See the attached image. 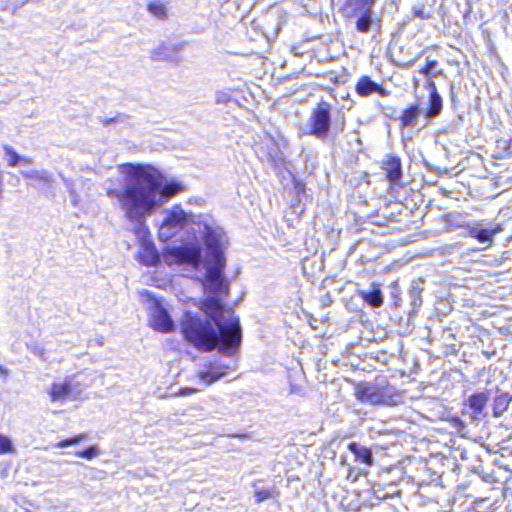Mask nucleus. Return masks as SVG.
<instances>
[{
    "instance_id": "f257e3e1",
    "label": "nucleus",
    "mask_w": 512,
    "mask_h": 512,
    "mask_svg": "<svg viewBox=\"0 0 512 512\" xmlns=\"http://www.w3.org/2000/svg\"><path fill=\"white\" fill-rule=\"evenodd\" d=\"M123 168L132 176L133 183L122 192L108 190L107 195L120 200L129 219L139 220L157 206L156 192L160 187L157 171L151 166L131 163L123 164Z\"/></svg>"
},
{
    "instance_id": "f03ea898",
    "label": "nucleus",
    "mask_w": 512,
    "mask_h": 512,
    "mask_svg": "<svg viewBox=\"0 0 512 512\" xmlns=\"http://www.w3.org/2000/svg\"><path fill=\"white\" fill-rule=\"evenodd\" d=\"M198 307L217 326L216 349L227 356L236 355L239 352L242 342V329L239 318L233 316L230 317L226 323H221L225 307L220 300L214 297L203 298Z\"/></svg>"
},
{
    "instance_id": "7ed1b4c3",
    "label": "nucleus",
    "mask_w": 512,
    "mask_h": 512,
    "mask_svg": "<svg viewBox=\"0 0 512 512\" xmlns=\"http://www.w3.org/2000/svg\"><path fill=\"white\" fill-rule=\"evenodd\" d=\"M203 242L209 256L213 259V265L207 268L205 274L207 289L218 296H227L229 294V284L223 276L226 259L221 243V235L211 227L206 226L203 233Z\"/></svg>"
},
{
    "instance_id": "20e7f679",
    "label": "nucleus",
    "mask_w": 512,
    "mask_h": 512,
    "mask_svg": "<svg viewBox=\"0 0 512 512\" xmlns=\"http://www.w3.org/2000/svg\"><path fill=\"white\" fill-rule=\"evenodd\" d=\"M208 318H201L190 312L184 314L180 330L186 342L198 351L211 352L217 348L216 328Z\"/></svg>"
},
{
    "instance_id": "39448f33",
    "label": "nucleus",
    "mask_w": 512,
    "mask_h": 512,
    "mask_svg": "<svg viewBox=\"0 0 512 512\" xmlns=\"http://www.w3.org/2000/svg\"><path fill=\"white\" fill-rule=\"evenodd\" d=\"M355 397L361 403L370 405H394L399 394L389 383L360 382L355 386Z\"/></svg>"
},
{
    "instance_id": "423d86ee",
    "label": "nucleus",
    "mask_w": 512,
    "mask_h": 512,
    "mask_svg": "<svg viewBox=\"0 0 512 512\" xmlns=\"http://www.w3.org/2000/svg\"><path fill=\"white\" fill-rule=\"evenodd\" d=\"M330 114L331 105L324 100L319 101L308 119L309 133L319 139L325 138L330 131Z\"/></svg>"
},
{
    "instance_id": "0eeeda50",
    "label": "nucleus",
    "mask_w": 512,
    "mask_h": 512,
    "mask_svg": "<svg viewBox=\"0 0 512 512\" xmlns=\"http://www.w3.org/2000/svg\"><path fill=\"white\" fill-rule=\"evenodd\" d=\"M380 169L388 182L390 191H398L403 187L401 179L403 177L401 158L393 153L387 154L380 162Z\"/></svg>"
},
{
    "instance_id": "6e6552de",
    "label": "nucleus",
    "mask_w": 512,
    "mask_h": 512,
    "mask_svg": "<svg viewBox=\"0 0 512 512\" xmlns=\"http://www.w3.org/2000/svg\"><path fill=\"white\" fill-rule=\"evenodd\" d=\"M169 255H171L177 263L189 264L194 268H198L202 260V251L197 245L174 247L169 251Z\"/></svg>"
},
{
    "instance_id": "1a4fd4ad",
    "label": "nucleus",
    "mask_w": 512,
    "mask_h": 512,
    "mask_svg": "<svg viewBox=\"0 0 512 512\" xmlns=\"http://www.w3.org/2000/svg\"><path fill=\"white\" fill-rule=\"evenodd\" d=\"M77 384H72V378L66 377L63 382H53L48 390V395L51 402H65L67 399L75 398L79 394Z\"/></svg>"
},
{
    "instance_id": "9d476101",
    "label": "nucleus",
    "mask_w": 512,
    "mask_h": 512,
    "mask_svg": "<svg viewBox=\"0 0 512 512\" xmlns=\"http://www.w3.org/2000/svg\"><path fill=\"white\" fill-rule=\"evenodd\" d=\"M354 90L362 98L369 97L372 94H378L381 97H388L390 95L389 90L373 81L368 75H362L358 78Z\"/></svg>"
},
{
    "instance_id": "9b49d317",
    "label": "nucleus",
    "mask_w": 512,
    "mask_h": 512,
    "mask_svg": "<svg viewBox=\"0 0 512 512\" xmlns=\"http://www.w3.org/2000/svg\"><path fill=\"white\" fill-rule=\"evenodd\" d=\"M376 0H347V4H352L363 10L361 16L357 19L355 28L358 32L367 33L372 24V7Z\"/></svg>"
},
{
    "instance_id": "f8f14e48",
    "label": "nucleus",
    "mask_w": 512,
    "mask_h": 512,
    "mask_svg": "<svg viewBox=\"0 0 512 512\" xmlns=\"http://www.w3.org/2000/svg\"><path fill=\"white\" fill-rule=\"evenodd\" d=\"M426 88L429 91L428 105L425 109V116L427 118L437 117L443 108V101L440 94L437 91L435 82H431L426 85Z\"/></svg>"
},
{
    "instance_id": "ddd939ff",
    "label": "nucleus",
    "mask_w": 512,
    "mask_h": 512,
    "mask_svg": "<svg viewBox=\"0 0 512 512\" xmlns=\"http://www.w3.org/2000/svg\"><path fill=\"white\" fill-rule=\"evenodd\" d=\"M137 260L145 266H154L159 263L160 256L152 242L142 243L137 255Z\"/></svg>"
},
{
    "instance_id": "4468645a",
    "label": "nucleus",
    "mask_w": 512,
    "mask_h": 512,
    "mask_svg": "<svg viewBox=\"0 0 512 512\" xmlns=\"http://www.w3.org/2000/svg\"><path fill=\"white\" fill-rule=\"evenodd\" d=\"M420 114L421 108L419 103H414L405 107L398 118L399 127L402 129L407 127H414Z\"/></svg>"
},
{
    "instance_id": "2eb2a0df",
    "label": "nucleus",
    "mask_w": 512,
    "mask_h": 512,
    "mask_svg": "<svg viewBox=\"0 0 512 512\" xmlns=\"http://www.w3.org/2000/svg\"><path fill=\"white\" fill-rule=\"evenodd\" d=\"M152 326L155 330L162 333H168L173 331L174 323L171 320L169 314L165 310H158L152 316Z\"/></svg>"
},
{
    "instance_id": "dca6fc26",
    "label": "nucleus",
    "mask_w": 512,
    "mask_h": 512,
    "mask_svg": "<svg viewBox=\"0 0 512 512\" xmlns=\"http://www.w3.org/2000/svg\"><path fill=\"white\" fill-rule=\"evenodd\" d=\"M502 231V225L496 224L491 228L471 227L468 233L471 237L477 239L479 242H492L495 234Z\"/></svg>"
},
{
    "instance_id": "f3484780",
    "label": "nucleus",
    "mask_w": 512,
    "mask_h": 512,
    "mask_svg": "<svg viewBox=\"0 0 512 512\" xmlns=\"http://www.w3.org/2000/svg\"><path fill=\"white\" fill-rule=\"evenodd\" d=\"M348 449L354 454L356 461L364 463L366 465L373 464V455L372 450L370 448L362 446L355 441H352L348 444Z\"/></svg>"
},
{
    "instance_id": "a211bd4d",
    "label": "nucleus",
    "mask_w": 512,
    "mask_h": 512,
    "mask_svg": "<svg viewBox=\"0 0 512 512\" xmlns=\"http://www.w3.org/2000/svg\"><path fill=\"white\" fill-rule=\"evenodd\" d=\"M489 401V392H477L471 394L466 405L476 414H481Z\"/></svg>"
},
{
    "instance_id": "6ab92c4d",
    "label": "nucleus",
    "mask_w": 512,
    "mask_h": 512,
    "mask_svg": "<svg viewBox=\"0 0 512 512\" xmlns=\"http://www.w3.org/2000/svg\"><path fill=\"white\" fill-rule=\"evenodd\" d=\"M359 296L362 300L373 308H378L383 304V295L378 284H374V289L370 292L360 291Z\"/></svg>"
},
{
    "instance_id": "aec40b11",
    "label": "nucleus",
    "mask_w": 512,
    "mask_h": 512,
    "mask_svg": "<svg viewBox=\"0 0 512 512\" xmlns=\"http://www.w3.org/2000/svg\"><path fill=\"white\" fill-rule=\"evenodd\" d=\"M439 62L437 60H428L420 69L419 73L424 76L428 85L431 82H434V78L437 76H442L443 72L441 69H438Z\"/></svg>"
},
{
    "instance_id": "412c9836",
    "label": "nucleus",
    "mask_w": 512,
    "mask_h": 512,
    "mask_svg": "<svg viewBox=\"0 0 512 512\" xmlns=\"http://www.w3.org/2000/svg\"><path fill=\"white\" fill-rule=\"evenodd\" d=\"M2 149L5 155L8 157L7 166L8 167H16L19 164L29 165L31 164V159L28 157H21L11 146L4 144L2 145Z\"/></svg>"
},
{
    "instance_id": "4be33fe9",
    "label": "nucleus",
    "mask_w": 512,
    "mask_h": 512,
    "mask_svg": "<svg viewBox=\"0 0 512 512\" xmlns=\"http://www.w3.org/2000/svg\"><path fill=\"white\" fill-rule=\"evenodd\" d=\"M511 397L507 394L498 395L493 402V415L500 417L505 410H507Z\"/></svg>"
},
{
    "instance_id": "5701e85b",
    "label": "nucleus",
    "mask_w": 512,
    "mask_h": 512,
    "mask_svg": "<svg viewBox=\"0 0 512 512\" xmlns=\"http://www.w3.org/2000/svg\"><path fill=\"white\" fill-rule=\"evenodd\" d=\"M147 10L157 19L164 20L167 18V9L163 3L149 2L147 4Z\"/></svg>"
},
{
    "instance_id": "b1692460",
    "label": "nucleus",
    "mask_w": 512,
    "mask_h": 512,
    "mask_svg": "<svg viewBox=\"0 0 512 512\" xmlns=\"http://www.w3.org/2000/svg\"><path fill=\"white\" fill-rule=\"evenodd\" d=\"M182 190H183V186L177 182L167 183L162 188L160 186L158 189L161 196H163L165 198L173 197V196L179 194Z\"/></svg>"
},
{
    "instance_id": "393cba45",
    "label": "nucleus",
    "mask_w": 512,
    "mask_h": 512,
    "mask_svg": "<svg viewBox=\"0 0 512 512\" xmlns=\"http://www.w3.org/2000/svg\"><path fill=\"white\" fill-rule=\"evenodd\" d=\"M86 438H87L86 433H79L72 437L62 439L61 441L57 442L54 446L56 448H64L67 446L76 445V444L82 442L83 440H85Z\"/></svg>"
},
{
    "instance_id": "a878e982",
    "label": "nucleus",
    "mask_w": 512,
    "mask_h": 512,
    "mask_svg": "<svg viewBox=\"0 0 512 512\" xmlns=\"http://www.w3.org/2000/svg\"><path fill=\"white\" fill-rule=\"evenodd\" d=\"M278 492L273 489H258L254 492V498L256 503H261L266 499L277 496Z\"/></svg>"
},
{
    "instance_id": "bb28decb",
    "label": "nucleus",
    "mask_w": 512,
    "mask_h": 512,
    "mask_svg": "<svg viewBox=\"0 0 512 512\" xmlns=\"http://www.w3.org/2000/svg\"><path fill=\"white\" fill-rule=\"evenodd\" d=\"M13 452L14 447L9 437L0 433V455Z\"/></svg>"
},
{
    "instance_id": "cd10ccee",
    "label": "nucleus",
    "mask_w": 512,
    "mask_h": 512,
    "mask_svg": "<svg viewBox=\"0 0 512 512\" xmlns=\"http://www.w3.org/2000/svg\"><path fill=\"white\" fill-rule=\"evenodd\" d=\"M98 454H99V450L94 446H90L83 450L75 452L74 455L79 458L91 460V459L95 458Z\"/></svg>"
},
{
    "instance_id": "c85d7f7f",
    "label": "nucleus",
    "mask_w": 512,
    "mask_h": 512,
    "mask_svg": "<svg viewBox=\"0 0 512 512\" xmlns=\"http://www.w3.org/2000/svg\"><path fill=\"white\" fill-rule=\"evenodd\" d=\"M223 375V372L204 371L200 373V379L205 381L207 384H211L220 379Z\"/></svg>"
},
{
    "instance_id": "c756f323",
    "label": "nucleus",
    "mask_w": 512,
    "mask_h": 512,
    "mask_svg": "<svg viewBox=\"0 0 512 512\" xmlns=\"http://www.w3.org/2000/svg\"><path fill=\"white\" fill-rule=\"evenodd\" d=\"M498 143L499 144H501V143L507 144V147H505L506 151L504 153V156H508V157L512 156V148L510 149V146L512 145V139H510V140H503V139H501V140L498 141Z\"/></svg>"
},
{
    "instance_id": "7c9ffc66",
    "label": "nucleus",
    "mask_w": 512,
    "mask_h": 512,
    "mask_svg": "<svg viewBox=\"0 0 512 512\" xmlns=\"http://www.w3.org/2000/svg\"><path fill=\"white\" fill-rule=\"evenodd\" d=\"M294 187L298 193L304 194L305 192V184L301 180L294 181Z\"/></svg>"
},
{
    "instance_id": "2f4dec72",
    "label": "nucleus",
    "mask_w": 512,
    "mask_h": 512,
    "mask_svg": "<svg viewBox=\"0 0 512 512\" xmlns=\"http://www.w3.org/2000/svg\"><path fill=\"white\" fill-rule=\"evenodd\" d=\"M195 392H196L195 388H182L180 390L181 395H187V394H191V393H195Z\"/></svg>"
},
{
    "instance_id": "473e14b6",
    "label": "nucleus",
    "mask_w": 512,
    "mask_h": 512,
    "mask_svg": "<svg viewBox=\"0 0 512 512\" xmlns=\"http://www.w3.org/2000/svg\"><path fill=\"white\" fill-rule=\"evenodd\" d=\"M451 421L454 423L455 426H458L460 428L464 427L462 420L458 417H453Z\"/></svg>"
},
{
    "instance_id": "72a5a7b5",
    "label": "nucleus",
    "mask_w": 512,
    "mask_h": 512,
    "mask_svg": "<svg viewBox=\"0 0 512 512\" xmlns=\"http://www.w3.org/2000/svg\"><path fill=\"white\" fill-rule=\"evenodd\" d=\"M438 49V45H432L430 47H426L420 54L418 57H420L424 52H426L427 50H432V51H437Z\"/></svg>"
},
{
    "instance_id": "f704fd0d",
    "label": "nucleus",
    "mask_w": 512,
    "mask_h": 512,
    "mask_svg": "<svg viewBox=\"0 0 512 512\" xmlns=\"http://www.w3.org/2000/svg\"><path fill=\"white\" fill-rule=\"evenodd\" d=\"M415 62H416V58L408 61L405 64H403L402 67L408 69V68L412 67Z\"/></svg>"
},
{
    "instance_id": "c9c22d12",
    "label": "nucleus",
    "mask_w": 512,
    "mask_h": 512,
    "mask_svg": "<svg viewBox=\"0 0 512 512\" xmlns=\"http://www.w3.org/2000/svg\"><path fill=\"white\" fill-rule=\"evenodd\" d=\"M483 354L487 357V358H490L491 356H493L495 354L494 351L492 352H489V351H483Z\"/></svg>"
},
{
    "instance_id": "e433bc0d",
    "label": "nucleus",
    "mask_w": 512,
    "mask_h": 512,
    "mask_svg": "<svg viewBox=\"0 0 512 512\" xmlns=\"http://www.w3.org/2000/svg\"><path fill=\"white\" fill-rule=\"evenodd\" d=\"M352 470H353V468H350V469H349L348 477H350V476H351Z\"/></svg>"
}]
</instances>
